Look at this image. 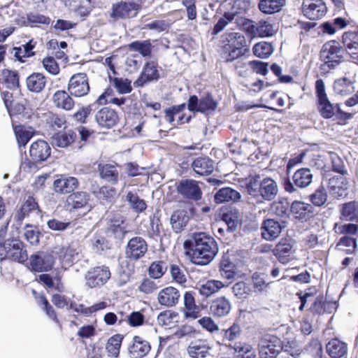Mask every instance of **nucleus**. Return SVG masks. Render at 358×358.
Here are the masks:
<instances>
[{
  "label": "nucleus",
  "instance_id": "cd10ccee",
  "mask_svg": "<svg viewBox=\"0 0 358 358\" xmlns=\"http://www.w3.org/2000/svg\"><path fill=\"white\" fill-rule=\"evenodd\" d=\"M325 92L326 91H317L318 101L317 109L322 117L325 119H329L335 115V108L329 100Z\"/></svg>",
  "mask_w": 358,
  "mask_h": 358
},
{
  "label": "nucleus",
  "instance_id": "338daca9",
  "mask_svg": "<svg viewBox=\"0 0 358 358\" xmlns=\"http://www.w3.org/2000/svg\"><path fill=\"white\" fill-rule=\"evenodd\" d=\"M357 238L350 236H342L338 243H337V247L343 246V247H352V249H348V252H352L355 250L357 247Z\"/></svg>",
  "mask_w": 358,
  "mask_h": 358
},
{
  "label": "nucleus",
  "instance_id": "5701e85b",
  "mask_svg": "<svg viewBox=\"0 0 358 358\" xmlns=\"http://www.w3.org/2000/svg\"><path fill=\"white\" fill-rule=\"evenodd\" d=\"M192 168L194 173L199 176H208L215 169L214 162L208 157H199L193 160Z\"/></svg>",
  "mask_w": 358,
  "mask_h": 358
},
{
  "label": "nucleus",
  "instance_id": "a18cd8bd",
  "mask_svg": "<svg viewBox=\"0 0 358 358\" xmlns=\"http://www.w3.org/2000/svg\"><path fill=\"white\" fill-rule=\"evenodd\" d=\"M59 258L67 263H71L78 259L79 252L73 245H64L57 252Z\"/></svg>",
  "mask_w": 358,
  "mask_h": 358
},
{
  "label": "nucleus",
  "instance_id": "c9c22d12",
  "mask_svg": "<svg viewBox=\"0 0 358 358\" xmlns=\"http://www.w3.org/2000/svg\"><path fill=\"white\" fill-rule=\"evenodd\" d=\"M293 245L291 240L282 239L273 250L274 255L282 263H285L288 261V257H290L292 251Z\"/></svg>",
  "mask_w": 358,
  "mask_h": 358
},
{
  "label": "nucleus",
  "instance_id": "ea45409f",
  "mask_svg": "<svg viewBox=\"0 0 358 358\" xmlns=\"http://www.w3.org/2000/svg\"><path fill=\"white\" fill-rule=\"evenodd\" d=\"M125 200L130 208L138 214L144 212L147 208V204L145 200L141 199L136 192H127Z\"/></svg>",
  "mask_w": 358,
  "mask_h": 358
},
{
  "label": "nucleus",
  "instance_id": "3c124183",
  "mask_svg": "<svg viewBox=\"0 0 358 358\" xmlns=\"http://www.w3.org/2000/svg\"><path fill=\"white\" fill-rule=\"evenodd\" d=\"M122 339V335L115 334L108 340L106 350L109 356L117 357L119 355Z\"/></svg>",
  "mask_w": 358,
  "mask_h": 358
},
{
  "label": "nucleus",
  "instance_id": "4be33fe9",
  "mask_svg": "<svg viewBox=\"0 0 358 358\" xmlns=\"http://www.w3.org/2000/svg\"><path fill=\"white\" fill-rule=\"evenodd\" d=\"M211 347L206 339L192 341L187 348V352L192 358H205L210 355Z\"/></svg>",
  "mask_w": 358,
  "mask_h": 358
},
{
  "label": "nucleus",
  "instance_id": "7ed1b4c3",
  "mask_svg": "<svg viewBox=\"0 0 358 358\" xmlns=\"http://www.w3.org/2000/svg\"><path fill=\"white\" fill-rule=\"evenodd\" d=\"M51 148L48 143L43 140L34 142L29 149L31 159L22 162L21 167L24 171L32 172L38 169L37 163L45 161L50 157Z\"/></svg>",
  "mask_w": 358,
  "mask_h": 358
},
{
  "label": "nucleus",
  "instance_id": "aec40b11",
  "mask_svg": "<svg viewBox=\"0 0 358 358\" xmlns=\"http://www.w3.org/2000/svg\"><path fill=\"white\" fill-rule=\"evenodd\" d=\"M349 188V181L344 176H334L329 178L328 182V189L330 194L334 198L347 195V191Z\"/></svg>",
  "mask_w": 358,
  "mask_h": 358
},
{
  "label": "nucleus",
  "instance_id": "393cba45",
  "mask_svg": "<svg viewBox=\"0 0 358 358\" xmlns=\"http://www.w3.org/2000/svg\"><path fill=\"white\" fill-rule=\"evenodd\" d=\"M136 15V5L131 3L120 2L113 4L110 17L115 20L130 17Z\"/></svg>",
  "mask_w": 358,
  "mask_h": 358
},
{
  "label": "nucleus",
  "instance_id": "37998d69",
  "mask_svg": "<svg viewBox=\"0 0 358 358\" xmlns=\"http://www.w3.org/2000/svg\"><path fill=\"white\" fill-rule=\"evenodd\" d=\"M53 100L57 107L67 110H71L74 105L73 99L66 91H56L53 96Z\"/></svg>",
  "mask_w": 358,
  "mask_h": 358
},
{
  "label": "nucleus",
  "instance_id": "20e7f679",
  "mask_svg": "<svg viewBox=\"0 0 358 358\" xmlns=\"http://www.w3.org/2000/svg\"><path fill=\"white\" fill-rule=\"evenodd\" d=\"M345 50L335 41L324 43L320 51V58L324 61L323 68L334 69L344 60Z\"/></svg>",
  "mask_w": 358,
  "mask_h": 358
},
{
  "label": "nucleus",
  "instance_id": "4d7b16f0",
  "mask_svg": "<svg viewBox=\"0 0 358 358\" xmlns=\"http://www.w3.org/2000/svg\"><path fill=\"white\" fill-rule=\"evenodd\" d=\"M310 201L315 206H322L327 200V193L325 188L320 185L313 194L309 196Z\"/></svg>",
  "mask_w": 358,
  "mask_h": 358
},
{
  "label": "nucleus",
  "instance_id": "473e14b6",
  "mask_svg": "<svg viewBox=\"0 0 358 358\" xmlns=\"http://www.w3.org/2000/svg\"><path fill=\"white\" fill-rule=\"evenodd\" d=\"M342 42L345 47V52L350 56L351 59L358 63V46L357 48H352V43L358 44V34L356 32H345L342 36Z\"/></svg>",
  "mask_w": 358,
  "mask_h": 358
},
{
  "label": "nucleus",
  "instance_id": "603ef678",
  "mask_svg": "<svg viewBox=\"0 0 358 358\" xmlns=\"http://www.w3.org/2000/svg\"><path fill=\"white\" fill-rule=\"evenodd\" d=\"M222 287H224V284L220 280H208L205 284L202 285L199 289V291L201 295L208 297L217 292Z\"/></svg>",
  "mask_w": 358,
  "mask_h": 358
},
{
  "label": "nucleus",
  "instance_id": "7c9ffc66",
  "mask_svg": "<svg viewBox=\"0 0 358 358\" xmlns=\"http://www.w3.org/2000/svg\"><path fill=\"white\" fill-rule=\"evenodd\" d=\"M179 298V292L173 287H165L158 294V301L159 304L166 307L175 306L178 302Z\"/></svg>",
  "mask_w": 358,
  "mask_h": 358
},
{
  "label": "nucleus",
  "instance_id": "de8ad7c7",
  "mask_svg": "<svg viewBox=\"0 0 358 358\" xmlns=\"http://www.w3.org/2000/svg\"><path fill=\"white\" fill-rule=\"evenodd\" d=\"M100 176L102 179L113 185L118 182L119 173L116 167L111 164H105L99 168Z\"/></svg>",
  "mask_w": 358,
  "mask_h": 358
},
{
  "label": "nucleus",
  "instance_id": "69168bd1",
  "mask_svg": "<svg viewBox=\"0 0 358 358\" xmlns=\"http://www.w3.org/2000/svg\"><path fill=\"white\" fill-rule=\"evenodd\" d=\"M41 233L36 228L32 226L27 225V228L24 232L25 239L31 245H36L39 242V237Z\"/></svg>",
  "mask_w": 358,
  "mask_h": 358
},
{
  "label": "nucleus",
  "instance_id": "9d476101",
  "mask_svg": "<svg viewBox=\"0 0 358 358\" xmlns=\"http://www.w3.org/2000/svg\"><path fill=\"white\" fill-rule=\"evenodd\" d=\"M148 245L145 240L141 236H135L128 241L125 255L131 261H137L145 256L148 252Z\"/></svg>",
  "mask_w": 358,
  "mask_h": 358
},
{
  "label": "nucleus",
  "instance_id": "b1692460",
  "mask_svg": "<svg viewBox=\"0 0 358 358\" xmlns=\"http://www.w3.org/2000/svg\"><path fill=\"white\" fill-rule=\"evenodd\" d=\"M261 229L262 236L264 239L273 241L280 234L282 226L279 222L273 219H267L262 223Z\"/></svg>",
  "mask_w": 358,
  "mask_h": 358
},
{
  "label": "nucleus",
  "instance_id": "052dcab7",
  "mask_svg": "<svg viewBox=\"0 0 358 358\" xmlns=\"http://www.w3.org/2000/svg\"><path fill=\"white\" fill-rule=\"evenodd\" d=\"M331 161L332 169L334 172L341 174V176H344L348 173V170L343 160L338 155L332 153L331 155Z\"/></svg>",
  "mask_w": 358,
  "mask_h": 358
},
{
  "label": "nucleus",
  "instance_id": "49530a36",
  "mask_svg": "<svg viewBox=\"0 0 358 358\" xmlns=\"http://www.w3.org/2000/svg\"><path fill=\"white\" fill-rule=\"evenodd\" d=\"M131 51L138 52L142 57H150L152 45L150 40L135 41L128 45Z\"/></svg>",
  "mask_w": 358,
  "mask_h": 358
},
{
  "label": "nucleus",
  "instance_id": "6ab92c4d",
  "mask_svg": "<svg viewBox=\"0 0 358 358\" xmlns=\"http://www.w3.org/2000/svg\"><path fill=\"white\" fill-rule=\"evenodd\" d=\"M95 119L99 126L110 129L117 123L119 117L115 110L104 107L96 113Z\"/></svg>",
  "mask_w": 358,
  "mask_h": 358
},
{
  "label": "nucleus",
  "instance_id": "f704fd0d",
  "mask_svg": "<svg viewBox=\"0 0 358 358\" xmlns=\"http://www.w3.org/2000/svg\"><path fill=\"white\" fill-rule=\"evenodd\" d=\"M189 216L185 210H175L171 216L170 222L176 233L180 232L189 222Z\"/></svg>",
  "mask_w": 358,
  "mask_h": 358
},
{
  "label": "nucleus",
  "instance_id": "a211bd4d",
  "mask_svg": "<svg viewBox=\"0 0 358 358\" xmlns=\"http://www.w3.org/2000/svg\"><path fill=\"white\" fill-rule=\"evenodd\" d=\"M150 343L139 336H134L132 343L129 345L128 350L130 358H143L150 351Z\"/></svg>",
  "mask_w": 358,
  "mask_h": 358
},
{
  "label": "nucleus",
  "instance_id": "2eb2a0df",
  "mask_svg": "<svg viewBox=\"0 0 358 358\" xmlns=\"http://www.w3.org/2000/svg\"><path fill=\"white\" fill-rule=\"evenodd\" d=\"M245 29L253 36L259 37H268L273 36L276 30L273 26L265 20H260L257 22L248 20L244 23Z\"/></svg>",
  "mask_w": 358,
  "mask_h": 358
},
{
  "label": "nucleus",
  "instance_id": "423d86ee",
  "mask_svg": "<svg viewBox=\"0 0 358 358\" xmlns=\"http://www.w3.org/2000/svg\"><path fill=\"white\" fill-rule=\"evenodd\" d=\"M258 347L260 358H275L283 349L281 340L268 334L261 337Z\"/></svg>",
  "mask_w": 358,
  "mask_h": 358
},
{
  "label": "nucleus",
  "instance_id": "1a4fd4ad",
  "mask_svg": "<svg viewBox=\"0 0 358 358\" xmlns=\"http://www.w3.org/2000/svg\"><path fill=\"white\" fill-rule=\"evenodd\" d=\"M225 224L227 227L225 231V240H229V242L226 243L229 244L241 236L242 220L237 209L229 213L225 212Z\"/></svg>",
  "mask_w": 358,
  "mask_h": 358
},
{
  "label": "nucleus",
  "instance_id": "9b49d317",
  "mask_svg": "<svg viewBox=\"0 0 358 358\" xmlns=\"http://www.w3.org/2000/svg\"><path fill=\"white\" fill-rule=\"evenodd\" d=\"M217 108V102L208 94L206 96L199 99L195 95L190 96L187 103V108L193 113L200 112L208 114Z\"/></svg>",
  "mask_w": 358,
  "mask_h": 358
},
{
  "label": "nucleus",
  "instance_id": "5fc2aeb1",
  "mask_svg": "<svg viewBox=\"0 0 358 358\" xmlns=\"http://www.w3.org/2000/svg\"><path fill=\"white\" fill-rule=\"evenodd\" d=\"M254 55L259 58H267L273 52V48L269 43L262 41L256 43L252 48Z\"/></svg>",
  "mask_w": 358,
  "mask_h": 358
},
{
  "label": "nucleus",
  "instance_id": "4468645a",
  "mask_svg": "<svg viewBox=\"0 0 358 358\" xmlns=\"http://www.w3.org/2000/svg\"><path fill=\"white\" fill-rule=\"evenodd\" d=\"M176 188L178 194L185 199L192 201H198L201 199L202 192L196 180H182Z\"/></svg>",
  "mask_w": 358,
  "mask_h": 358
},
{
  "label": "nucleus",
  "instance_id": "58836bf2",
  "mask_svg": "<svg viewBox=\"0 0 358 358\" xmlns=\"http://www.w3.org/2000/svg\"><path fill=\"white\" fill-rule=\"evenodd\" d=\"M327 352L332 358H341L347 353V345L337 338L329 341L326 345Z\"/></svg>",
  "mask_w": 358,
  "mask_h": 358
},
{
  "label": "nucleus",
  "instance_id": "dca6fc26",
  "mask_svg": "<svg viewBox=\"0 0 358 358\" xmlns=\"http://www.w3.org/2000/svg\"><path fill=\"white\" fill-rule=\"evenodd\" d=\"M78 186L79 181L76 177L66 175H60L53 182L55 192L60 194H72Z\"/></svg>",
  "mask_w": 358,
  "mask_h": 358
},
{
  "label": "nucleus",
  "instance_id": "bb28decb",
  "mask_svg": "<svg viewBox=\"0 0 358 358\" xmlns=\"http://www.w3.org/2000/svg\"><path fill=\"white\" fill-rule=\"evenodd\" d=\"M225 353L228 358H255V352L249 345H242L241 343L235 344L234 346L225 345Z\"/></svg>",
  "mask_w": 358,
  "mask_h": 358
},
{
  "label": "nucleus",
  "instance_id": "a878e982",
  "mask_svg": "<svg viewBox=\"0 0 358 358\" xmlns=\"http://www.w3.org/2000/svg\"><path fill=\"white\" fill-rule=\"evenodd\" d=\"M184 315L186 318L196 319L201 316V308L196 304L194 293L186 292L184 294Z\"/></svg>",
  "mask_w": 358,
  "mask_h": 358
},
{
  "label": "nucleus",
  "instance_id": "412c9836",
  "mask_svg": "<svg viewBox=\"0 0 358 358\" xmlns=\"http://www.w3.org/2000/svg\"><path fill=\"white\" fill-rule=\"evenodd\" d=\"M279 188L277 182L270 177L262 179L259 197L264 200L271 201L275 199L278 194Z\"/></svg>",
  "mask_w": 358,
  "mask_h": 358
},
{
  "label": "nucleus",
  "instance_id": "e2e57ef3",
  "mask_svg": "<svg viewBox=\"0 0 358 358\" xmlns=\"http://www.w3.org/2000/svg\"><path fill=\"white\" fill-rule=\"evenodd\" d=\"M21 91H5L1 94L2 99H3L4 104L8 110H10V107L15 103V100L20 99L22 96Z\"/></svg>",
  "mask_w": 358,
  "mask_h": 358
},
{
  "label": "nucleus",
  "instance_id": "c03bdc74",
  "mask_svg": "<svg viewBox=\"0 0 358 358\" xmlns=\"http://www.w3.org/2000/svg\"><path fill=\"white\" fill-rule=\"evenodd\" d=\"M284 5V0H260L259 8L264 13L273 14L279 12Z\"/></svg>",
  "mask_w": 358,
  "mask_h": 358
},
{
  "label": "nucleus",
  "instance_id": "39448f33",
  "mask_svg": "<svg viewBox=\"0 0 358 358\" xmlns=\"http://www.w3.org/2000/svg\"><path fill=\"white\" fill-rule=\"evenodd\" d=\"M293 182L289 179H285L283 187L285 192L292 194L294 196L299 195V190L296 187L305 188L308 187L313 180L311 171L308 168H302L297 170L292 176Z\"/></svg>",
  "mask_w": 358,
  "mask_h": 358
},
{
  "label": "nucleus",
  "instance_id": "f3484780",
  "mask_svg": "<svg viewBox=\"0 0 358 358\" xmlns=\"http://www.w3.org/2000/svg\"><path fill=\"white\" fill-rule=\"evenodd\" d=\"M159 78V73L157 70V63L155 62H148L143 69L139 78L134 83V87H142L147 83L157 80Z\"/></svg>",
  "mask_w": 358,
  "mask_h": 358
},
{
  "label": "nucleus",
  "instance_id": "6e6552de",
  "mask_svg": "<svg viewBox=\"0 0 358 358\" xmlns=\"http://www.w3.org/2000/svg\"><path fill=\"white\" fill-rule=\"evenodd\" d=\"M110 275V271L106 266L91 268L85 275L86 285L90 288L100 287L107 283Z\"/></svg>",
  "mask_w": 358,
  "mask_h": 358
},
{
  "label": "nucleus",
  "instance_id": "0eeeda50",
  "mask_svg": "<svg viewBox=\"0 0 358 358\" xmlns=\"http://www.w3.org/2000/svg\"><path fill=\"white\" fill-rule=\"evenodd\" d=\"M55 264L54 257L47 252H38L30 256L27 268L34 272L42 273L52 270Z\"/></svg>",
  "mask_w": 358,
  "mask_h": 358
},
{
  "label": "nucleus",
  "instance_id": "bf43d9fd",
  "mask_svg": "<svg viewBox=\"0 0 358 358\" xmlns=\"http://www.w3.org/2000/svg\"><path fill=\"white\" fill-rule=\"evenodd\" d=\"M335 227H338L337 233L339 234L358 238V224H357L347 223L338 225L336 223Z\"/></svg>",
  "mask_w": 358,
  "mask_h": 358
},
{
  "label": "nucleus",
  "instance_id": "680f3d73",
  "mask_svg": "<svg viewBox=\"0 0 358 358\" xmlns=\"http://www.w3.org/2000/svg\"><path fill=\"white\" fill-rule=\"evenodd\" d=\"M166 270V266L164 262H153L149 267V275L153 278H159L164 273Z\"/></svg>",
  "mask_w": 358,
  "mask_h": 358
},
{
  "label": "nucleus",
  "instance_id": "f257e3e1",
  "mask_svg": "<svg viewBox=\"0 0 358 358\" xmlns=\"http://www.w3.org/2000/svg\"><path fill=\"white\" fill-rule=\"evenodd\" d=\"M186 254L192 263L205 266L210 264L218 252V247L215 239L204 232L195 233L191 239L184 243Z\"/></svg>",
  "mask_w": 358,
  "mask_h": 358
},
{
  "label": "nucleus",
  "instance_id": "6e6d98bb",
  "mask_svg": "<svg viewBox=\"0 0 358 358\" xmlns=\"http://www.w3.org/2000/svg\"><path fill=\"white\" fill-rule=\"evenodd\" d=\"M16 140L20 147L24 146L33 136V133L24 127L19 125L14 129Z\"/></svg>",
  "mask_w": 358,
  "mask_h": 358
},
{
  "label": "nucleus",
  "instance_id": "864d4df0",
  "mask_svg": "<svg viewBox=\"0 0 358 358\" xmlns=\"http://www.w3.org/2000/svg\"><path fill=\"white\" fill-rule=\"evenodd\" d=\"M71 88L90 90L87 75L85 73H77L73 75L69 83V90Z\"/></svg>",
  "mask_w": 358,
  "mask_h": 358
},
{
  "label": "nucleus",
  "instance_id": "f8f14e48",
  "mask_svg": "<svg viewBox=\"0 0 358 358\" xmlns=\"http://www.w3.org/2000/svg\"><path fill=\"white\" fill-rule=\"evenodd\" d=\"M228 43L225 44V50H229L227 62H231L244 54L243 50L245 40L243 36L238 33H230L226 38Z\"/></svg>",
  "mask_w": 358,
  "mask_h": 358
},
{
  "label": "nucleus",
  "instance_id": "f03ea898",
  "mask_svg": "<svg viewBox=\"0 0 358 358\" xmlns=\"http://www.w3.org/2000/svg\"><path fill=\"white\" fill-rule=\"evenodd\" d=\"M0 260L10 259L20 264L28 260V254L24 244L18 238L6 239L0 243Z\"/></svg>",
  "mask_w": 358,
  "mask_h": 358
},
{
  "label": "nucleus",
  "instance_id": "4c0bfd02",
  "mask_svg": "<svg viewBox=\"0 0 358 358\" xmlns=\"http://www.w3.org/2000/svg\"><path fill=\"white\" fill-rule=\"evenodd\" d=\"M38 210V205L33 197H29L14 215L15 222L20 224L24 217L31 212Z\"/></svg>",
  "mask_w": 358,
  "mask_h": 358
},
{
  "label": "nucleus",
  "instance_id": "a19ab883",
  "mask_svg": "<svg viewBox=\"0 0 358 358\" xmlns=\"http://www.w3.org/2000/svg\"><path fill=\"white\" fill-rule=\"evenodd\" d=\"M92 193L103 205L111 203L116 196L115 189L107 186H103L97 191L93 190Z\"/></svg>",
  "mask_w": 358,
  "mask_h": 358
},
{
  "label": "nucleus",
  "instance_id": "c85d7f7f",
  "mask_svg": "<svg viewBox=\"0 0 358 358\" xmlns=\"http://www.w3.org/2000/svg\"><path fill=\"white\" fill-rule=\"evenodd\" d=\"M90 199V195L83 191L73 192L69 194L66 199V203L71 210L74 209H80L88 205Z\"/></svg>",
  "mask_w": 358,
  "mask_h": 358
},
{
  "label": "nucleus",
  "instance_id": "e433bc0d",
  "mask_svg": "<svg viewBox=\"0 0 358 358\" xmlns=\"http://www.w3.org/2000/svg\"><path fill=\"white\" fill-rule=\"evenodd\" d=\"M76 133L73 130H68L65 132H58L52 136V144L59 148H66L71 145L76 138Z\"/></svg>",
  "mask_w": 358,
  "mask_h": 358
},
{
  "label": "nucleus",
  "instance_id": "72a5a7b5",
  "mask_svg": "<svg viewBox=\"0 0 358 358\" xmlns=\"http://www.w3.org/2000/svg\"><path fill=\"white\" fill-rule=\"evenodd\" d=\"M290 212L299 220H306L313 212L311 204L300 201H294L290 206Z\"/></svg>",
  "mask_w": 358,
  "mask_h": 358
},
{
  "label": "nucleus",
  "instance_id": "09e8293b",
  "mask_svg": "<svg viewBox=\"0 0 358 358\" xmlns=\"http://www.w3.org/2000/svg\"><path fill=\"white\" fill-rule=\"evenodd\" d=\"M227 3L229 11L225 12V19L228 21H231L234 17L245 10V3L242 0H225Z\"/></svg>",
  "mask_w": 358,
  "mask_h": 358
},
{
  "label": "nucleus",
  "instance_id": "0e129e2a",
  "mask_svg": "<svg viewBox=\"0 0 358 358\" xmlns=\"http://www.w3.org/2000/svg\"><path fill=\"white\" fill-rule=\"evenodd\" d=\"M108 78L110 80V83L113 85V86L117 90H132V87L131 85V81L127 78H117L113 77L110 73H108Z\"/></svg>",
  "mask_w": 358,
  "mask_h": 358
},
{
  "label": "nucleus",
  "instance_id": "2f4dec72",
  "mask_svg": "<svg viewBox=\"0 0 358 358\" xmlns=\"http://www.w3.org/2000/svg\"><path fill=\"white\" fill-rule=\"evenodd\" d=\"M341 219L346 222H358V201H351L340 206Z\"/></svg>",
  "mask_w": 358,
  "mask_h": 358
},
{
  "label": "nucleus",
  "instance_id": "8fccbe9b",
  "mask_svg": "<svg viewBox=\"0 0 358 358\" xmlns=\"http://www.w3.org/2000/svg\"><path fill=\"white\" fill-rule=\"evenodd\" d=\"M46 78L40 73H34L27 78V90H43Z\"/></svg>",
  "mask_w": 358,
  "mask_h": 358
},
{
  "label": "nucleus",
  "instance_id": "774afa93",
  "mask_svg": "<svg viewBox=\"0 0 358 358\" xmlns=\"http://www.w3.org/2000/svg\"><path fill=\"white\" fill-rule=\"evenodd\" d=\"M71 224L69 222H63L53 218L47 222L48 227L53 231H63L66 230Z\"/></svg>",
  "mask_w": 358,
  "mask_h": 358
},
{
  "label": "nucleus",
  "instance_id": "79ce46f5",
  "mask_svg": "<svg viewBox=\"0 0 358 358\" xmlns=\"http://www.w3.org/2000/svg\"><path fill=\"white\" fill-rule=\"evenodd\" d=\"M124 222L122 218L112 220L107 229V234L117 239H122L127 233Z\"/></svg>",
  "mask_w": 358,
  "mask_h": 358
},
{
  "label": "nucleus",
  "instance_id": "c756f323",
  "mask_svg": "<svg viewBox=\"0 0 358 358\" xmlns=\"http://www.w3.org/2000/svg\"><path fill=\"white\" fill-rule=\"evenodd\" d=\"M262 179L259 174H250L248 177L242 179L241 186L245 189L248 194L253 198L259 197Z\"/></svg>",
  "mask_w": 358,
  "mask_h": 358
},
{
  "label": "nucleus",
  "instance_id": "ddd939ff",
  "mask_svg": "<svg viewBox=\"0 0 358 358\" xmlns=\"http://www.w3.org/2000/svg\"><path fill=\"white\" fill-rule=\"evenodd\" d=\"M302 11L309 20H317L326 15L327 8L322 0H303Z\"/></svg>",
  "mask_w": 358,
  "mask_h": 358
},
{
  "label": "nucleus",
  "instance_id": "13d9d810",
  "mask_svg": "<svg viewBox=\"0 0 358 358\" xmlns=\"http://www.w3.org/2000/svg\"><path fill=\"white\" fill-rule=\"evenodd\" d=\"M289 203L287 199H281L279 201L273 203L271 210L277 216L287 217L289 215Z\"/></svg>",
  "mask_w": 358,
  "mask_h": 358
}]
</instances>
